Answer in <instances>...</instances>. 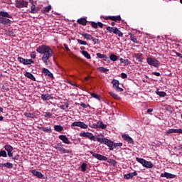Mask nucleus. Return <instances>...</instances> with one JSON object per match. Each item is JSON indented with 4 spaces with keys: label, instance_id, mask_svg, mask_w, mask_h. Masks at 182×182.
Listing matches in <instances>:
<instances>
[{
    "label": "nucleus",
    "instance_id": "a211bd4d",
    "mask_svg": "<svg viewBox=\"0 0 182 182\" xmlns=\"http://www.w3.org/2000/svg\"><path fill=\"white\" fill-rule=\"evenodd\" d=\"M134 176H137V171L125 174L124 176V178H125L126 180H129V178H133Z\"/></svg>",
    "mask_w": 182,
    "mask_h": 182
},
{
    "label": "nucleus",
    "instance_id": "f704fd0d",
    "mask_svg": "<svg viewBox=\"0 0 182 182\" xmlns=\"http://www.w3.org/2000/svg\"><path fill=\"white\" fill-rule=\"evenodd\" d=\"M50 9H52V6H46L44 8V9L43 10V13L46 14V13L50 11Z\"/></svg>",
    "mask_w": 182,
    "mask_h": 182
},
{
    "label": "nucleus",
    "instance_id": "2f4dec72",
    "mask_svg": "<svg viewBox=\"0 0 182 182\" xmlns=\"http://www.w3.org/2000/svg\"><path fill=\"white\" fill-rule=\"evenodd\" d=\"M4 149L5 150L8 152V151H12L14 150V147H12V146L9 145V144H6L4 146Z\"/></svg>",
    "mask_w": 182,
    "mask_h": 182
},
{
    "label": "nucleus",
    "instance_id": "13d9d810",
    "mask_svg": "<svg viewBox=\"0 0 182 182\" xmlns=\"http://www.w3.org/2000/svg\"><path fill=\"white\" fill-rule=\"evenodd\" d=\"M65 49L67 50V52H70V49H69V47L68 46L67 44L63 45Z\"/></svg>",
    "mask_w": 182,
    "mask_h": 182
},
{
    "label": "nucleus",
    "instance_id": "a19ab883",
    "mask_svg": "<svg viewBox=\"0 0 182 182\" xmlns=\"http://www.w3.org/2000/svg\"><path fill=\"white\" fill-rule=\"evenodd\" d=\"M90 95L95 99H97V100H100V96H99V95H97L96 93H93V92L90 93Z\"/></svg>",
    "mask_w": 182,
    "mask_h": 182
},
{
    "label": "nucleus",
    "instance_id": "052dcab7",
    "mask_svg": "<svg viewBox=\"0 0 182 182\" xmlns=\"http://www.w3.org/2000/svg\"><path fill=\"white\" fill-rule=\"evenodd\" d=\"M124 65H129L130 63V61H129L128 59H125L124 61Z\"/></svg>",
    "mask_w": 182,
    "mask_h": 182
},
{
    "label": "nucleus",
    "instance_id": "2eb2a0df",
    "mask_svg": "<svg viewBox=\"0 0 182 182\" xmlns=\"http://www.w3.org/2000/svg\"><path fill=\"white\" fill-rule=\"evenodd\" d=\"M122 139L127 141L128 143L133 144L134 143V141H133V139L129 136V134H124L122 135Z\"/></svg>",
    "mask_w": 182,
    "mask_h": 182
},
{
    "label": "nucleus",
    "instance_id": "a878e982",
    "mask_svg": "<svg viewBox=\"0 0 182 182\" xmlns=\"http://www.w3.org/2000/svg\"><path fill=\"white\" fill-rule=\"evenodd\" d=\"M130 39L134 43H139V41H137V38H136V36L132 33H129Z\"/></svg>",
    "mask_w": 182,
    "mask_h": 182
},
{
    "label": "nucleus",
    "instance_id": "6e6552de",
    "mask_svg": "<svg viewBox=\"0 0 182 182\" xmlns=\"http://www.w3.org/2000/svg\"><path fill=\"white\" fill-rule=\"evenodd\" d=\"M90 154L92 155V156L95 157V159H97V160L103 161H107V157H106L103 155H100L99 154H95L92 151H90Z\"/></svg>",
    "mask_w": 182,
    "mask_h": 182
},
{
    "label": "nucleus",
    "instance_id": "7c9ffc66",
    "mask_svg": "<svg viewBox=\"0 0 182 182\" xmlns=\"http://www.w3.org/2000/svg\"><path fill=\"white\" fill-rule=\"evenodd\" d=\"M97 70L101 73H106V72H109V69L105 68L104 67H99Z\"/></svg>",
    "mask_w": 182,
    "mask_h": 182
},
{
    "label": "nucleus",
    "instance_id": "5fc2aeb1",
    "mask_svg": "<svg viewBox=\"0 0 182 182\" xmlns=\"http://www.w3.org/2000/svg\"><path fill=\"white\" fill-rule=\"evenodd\" d=\"M91 41H92V42H94L95 44H96V43H100V41H99V39H97V38H93V37H92V39H91Z\"/></svg>",
    "mask_w": 182,
    "mask_h": 182
},
{
    "label": "nucleus",
    "instance_id": "7ed1b4c3",
    "mask_svg": "<svg viewBox=\"0 0 182 182\" xmlns=\"http://www.w3.org/2000/svg\"><path fill=\"white\" fill-rule=\"evenodd\" d=\"M0 23L2 25H8V26H11V20L6 18H12V16L9 15L8 12L0 11Z\"/></svg>",
    "mask_w": 182,
    "mask_h": 182
},
{
    "label": "nucleus",
    "instance_id": "c85d7f7f",
    "mask_svg": "<svg viewBox=\"0 0 182 182\" xmlns=\"http://www.w3.org/2000/svg\"><path fill=\"white\" fill-rule=\"evenodd\" d=\"M54 130H55V132H60L63 130V127H62L60 125H55Z\"/></svg>",
    "mask_w": 182,
    "mask_h": 182
},
{
    "label": "nucleus",
    "instance_id": "b1692460",
    "mask_svg": "<svg viewBox=\"0 0 182 182\" xmlns=\"http://www.w3.org/2000/svg\"><path fill=\"white\" fill-rule=\"evenodd\" d=\"M114 33V35H118V36H119V38H123V33H122V31H120L119 29L117 28V27H115Z\"/></svg>",
    "mask_w": 182,
    "mask_h": 182
},
{
    "label": "nucleus",
    "instance_id": "79ce46f5",
    "mask_svg": "<svg viewBox=\"0 0 182 182\" xmlns=\"http://www.w3.org/2000/svg\"><path fill=\"white\" fill-rule=\"evenodd\" d=\"M87 167V165L85 163H83L82 165H81V171H82L83 173H85V171H86V168Z\"/></svg>",
    "mask_w": 182,
    "mask_h": 182
},
{
    "label": "nucleus",
    "instance_id": "9d476101",
    "mask_svg": "<svg viewBox=\"0 0 182 182\" xmlns=\"http://www.w3.org/2000/svg\"><path fill=\"white\" fill-rule=\"evenodd\" d=\"M112 83L113 85V87L114 90H117V92H123V88H121L119 87V85H120V82L117 80H113L112 81Z\"/></svg>",
    "mask_w": 182,
    "mask_h": 182
},
{
    "label": "nucleus",
    "instance_id": "de8ad7c7",
    "mask_svg": "<svg viewBox=\"0 0 182 182\" xmlns=\"http://www.w3.org/2000/svg\"><path fill=\"white\" fill-rule=\"evenodd\" d=\"M30 56L32 59H36V51H33L30 53Z\"/></svg>",
    "mask_w": 182,
    "mask_h": 182
},
{
    "label": "nucleus",
    "instance_id": "c756f323",
    "mask_svg": "<svg viewBox=\"0 0 182 182\" xmlns=\"http://www.w3.org/2000/svg\"><path fill=\"white\" fill-rule=\"evenodd\" d=\"M82 54L83 56H85V58H86L87 59H92V57L90 56V54H89V53H87V51L82 50Z\"/></svg>",
    "mask_w": 182,
    "mask_h": 182
},
{
    "label": "nucleus",
    "instance_id": "e2e57ef3",
    "mask_svg": "<svg viewBox=\"0 0 182 182\" xmlns=\"http://www.w3.org/2000/svg\"><path fill=\"white\" fill-rule=\"evenodd\" d=\"M152 75H154L155 76H160V73L154 72L152 73Z\"/></svg>",
    "mask_w": 182,
    "mask_h": 182
},
{
    "label": "nucleus",
    "instance_id": "c9c22d12",
    "mask_svg": "<svg viewBox=\"0 0 182 182\" xmlns=\"http://www.w3.org/2000/svg\"><path fill=\"white\" fill-rule=\"evenodd\" d=\"M156 95H158V96H160V97H164L167 93H166V92H160V91H156Z\"/></svg>",
    "mask_w": 182,
    "mask_h": 182
},
{
    "label": "nucleus",
    "instance_id": "e433bc0d",
    "mask_svg": "<svg viewBox=\"0 0 182 182\" xmlns=\"http://www.w3.org/2000/svg\"><path fill=\"white\" fill-rule=\"evenodd\" d=\"M107 127V125L103 124L102 122H99L98 124V129H106Z\"/></svg>",
    "mask_w": 182,
    "mask_h": 182
},
{
    "label": "nucleus",
    "instance_id": "5701e85b",
    "mask_svg": "<svg viewBox=\"0 0 182 182\" xmlns=\"http://www.w3.org/2000/svg\"><path fill=\"white\" fill-rule=\"evenodd\" d=\"M24 75L26 76V77H28V79H31V80H33V82L36 81V78H35L33 75L31 73H26L24 74Z\"/></svg>",
    "mask_w": 182,
    "mask_h": 182
},
{
    "label": "nucleus",
    "instance_id": "412c9836",
    "mask_svg": "<svg viewBox=\"0 0 182 182\" xmlns=\"http://www.w3.org/2000/svg\"><path fill=\"white\" fill-rule=\"evenodd\" d=\"M41 99H42V100H44V101L50 100V99H53V97L52 96V95L43 94V95H41Z\"/></svg>",
    "mask_w": 182,
    "mask_h": 182
},
{
    "label": "nucleus",
    "instance_id": "3c124183",
    "mask_svg": "<svg viewBox=\"0 0 182 182\" xmlns=\"http://www.w3.org/2000/svg\"><path fill=\"white\" fill-rule=\"evenodd\" d=\"M80 106H81V107H83V109H87V107H90V106L89 105H86L83 102H82L80 104Z\"/></svg>",
    "mask_w": 182,
    "mask_h": 182
},
{
    "label": "nucleus",
    "instance_id": "864d4df0",
    "mask_svg": "<svg viewBox=\"0 0 182 182\" xmlns=\"http://www.w3.org/2000/svg\"><path fill=\"white\" fill-rule=\"evenodd\" d=\"M91 127L92 129H99V122H97V124H93Z\"/></svg>",
    "mask_w": 182,
    "mask_h": 182
},
{
    "label": "nucleus",
    "instance_id": "bf43d9fd",
    "mask_svg": "<svg viewBox=\"0 0 182 182\" xmlns=\"http://www.w3.org/2000/svg\"><path fill=\"white\" fill-rule=\"evenodd\" d=\"M9 157H14V154H12V151H9L7 152Z\"/></svg>",
    "mask_w": 182,
    "mask_h": 182
},
{
    "label": "nucleus",
    "instance_id": "aec40b11",
    "mask_svg": "<svg viewBox=\"0 0 182 182\" xmlns=\"http://www.w3.org/2000/svg\"><path fill=\"white\" fill-rule=\"evenodd\" d=\"M161 177H166V178H174V177H176V175L165 172L161 174Z\"/></svg>",
    "mask_w": 182,
    "mask_h": 182
},
{
    "label": "nucleus",
    "instance_id": "f3484780",
    "mask_svg": "<svg viewBox=\"0 0 182 182\" xmlns=\"http://www.w3.org/2000/svg\"><path fill=\"white\" fill-rule=\"evenodd\" d=\"M31 173H32L33 176L38 177V178H42V177H43V175L42 174V173H41L35 169L31 170Z\"/></svg>",
    "mask_w": 182,
    "mask_h": 182
},
{
    "label": "nucleus",
    "instance_id": "6ab92c4d",
    "mask_svg": "<svg viewBox=\"0 0 182 182\" xmlns=\"http://www.w3.org/2000/svg\"><path fill=\"white\" fill-rule=\"evenodd\" d=\"M77 23L79 25H82V26H86L87 25V20L85 18H80L77 21Z\"/></svg>",
    "mask_w": 182,
    "mask_h": 182
},
{
    "label": "nucleus",
    "instance_id": "c03bdc74",
    "mask_svg": "<svg viewBox=\"0 0 182 182\" xmlns=\"http://www.w3.org/2000/svg\"><path fill=\"white\" fill-rule=\"evenodd\" d=\"M79 127H80L81 129H87V125L84 122H80Z\"/></svg>",
    "mask_w": 182,
    "mask_h": 182
},
{
    "label": "nucleus",
    "instance_id": "8fccbe9b",
    "mask_svg": "<svg viewBox=\"0 0 182 182\" xmlns=\"http://www.w3.org/2000/svg\"><path fill=\"white\" fill-rule=\"evenodd\" d=\"M77 42L78 43H80V45H87V42L83 41L80 39H77Z\"/></svg>",
    "mask_w": 182,
    "mask_h": 182
},
{
    "label": "nucleus",
    "instance_id": "473e14b6",
    "mask_svg": "<svg viewBox=\"0 0 182 182\" xmlns=\"http://www.w3.org/2000/svg\"><path fill=\"white\" fill-rule=\"evenodd\" d=\"M135 57L139 62H141L143 60V54L141 53H136L135 54Z\"/></svg>",
    "mask_w": 182,
    "mask_h": 182
},
{
    "label": "nucleus",
    "instance_id": "09e8293b",
    "mask_svg": "<svg viewBox=\"0 0 182 182\" xmlns=\"http://www.w3.org/2000/svg\"><path fill=\"white\" fill-rule=\"evenodd\" d=\"M80 124V122H73V123L71 124V126H72L73 127H79Z\"/></svg>",
    "mask_w": 182,
    "mask_h": 182
},
{
    "label": "nucleus",
    "instance_id": "69168bd1",
    "mask_svg": "<svg viewBox=\"0 0 182 182\" xmlns=\"http://www.w3.org/2000/svg\"><path fill=\"white\" fill-rule=\"evenodd\" d=\"M153 112V109H147V113H151Z\"/></svg>",
    "mask_w": 182,
    "mask_h": 182
},
{
    "label": "nucleus",
    "instance_id": "0eeeda50",
    "mask_svg": "<svg viewBox=\"0 0 182 182\" xmlns=\"http://www.w3.org/2000/svg\"><path fill=\"white\" fill-rule=\"evenodd\" d=\"M16 8H27L28 2L24 0H16Z\"/></svg>",
    "mask_w": 182,
    "mask_h": 182
},
{
    "label": "nucleus",
    "instance_id": "393cba45",
    "mask_svg": "<svg viewBox=\"0 0 182 182\" xmlns=\"http://www.w3.org/2000/svg\"><path fill=\"white\" fill-rule=\"evenodd\" d=\"M97 56L100 59H104V60H107V59H109V58H107V56L106 55L102 54L100 53H97Z\"/></svg>",
    "mask_w": 182,
    "mask_h": 182
},
{
    "label": "nucleus",
    "instance_id": "423d86ee",
    "mask_svg": "<svg viewBox=\"0 0 182 182\" xmlns=\"http://www.w3.org/2000/svg\"><path fill=\"white\" fill-rule=\"evenodd\" d=\"M80 136L82 137H87V139H90V140H93V141H96V136L93 135V134L90 132H82L80 134Z\"/></svg>",
    "mask_w": 182,
    "mask_h": 182
},
{
    "label": "nucleus",
    "instance_id": "4d7b16f0",
    "mask_svg": "<svg viewBox=\"0 0 182 182\" xmlns=\"http://www.w3.org/2000/svg\"><path fill=\"white\" fill-rule=\"evenodd\" d=\"M60 107L63 110H66V109H68V105H60Z\"/></svg>",
    "mask_w": 182,
    "mask_h": 182
},
{
    "label": "nucleus",
    "instance_id": "f8f14e48",
    "mask_svg": "<svg viewBox=\"0 0 182 182\" xmlns=\"http://www.w3.org/2000/svg\"><path fill=\"white\" fill-rule=\"evenodd\" d=\"M42 73L45 75V76H48L50 79H53V74L49 71L47 68H43L42 69Z\"/></svg>",
    "mask_w": 182,
    "mask_h": 182
},
{
    "label": "nucleus",
    "instance_id": "9b49d317",
    "mask_svg": "<svg viewBox=\"0 0 182 182\" xmlns=\"http://www.w3.org/2000/svg\"><path fill=\"white\" fill-rule=\"evenodd\" d=\"M54 147L55 149H56V150H58V151H62L63 154H66V153H69V150L63 148V145L61 144H58Z\"/></svg>",
    "mask_w": 182,
    "mask_h": 182
},
{
    "label": "nucleus",
    "instance_id": "49530a36",
    "mask_svg": "<svg viewBox=\"0 0 182 182\" xmlns=\"http://www.w3.org/2000/svg\"><path fill=\"white\" fill-rule=\"evenodd\" d=\"M8 155L6 154V151H0V157H7Z\"/></svg>",
    "mask_w": 182,
    "mask_h": 182
},
{
    "label": "nucleus",
    "instance_id": "20e7f679",
    "mask_svg": "<svg viewBox=\"0 0 182 182\" xmlns=\"http://www.w3.org/2000/svg\"><path fill=\"white\" fill-rule=\"evenodd\" d=\"M136 160L138 161V163L142 164L144 167H146V168H153V164H151V162L147 161L145 159L139 157H136Z\"/></svg>",
    "mask_w": 182,
    "mask_h": 182
},
{
    "label": "nucleus",
    "instance_id": "58836bf2",
    "mask_svg": "<svg viewBox=\"0 0 182 182\" xmlns=\"http://www.w3.org/2000/svg\"><path fill=\"white\" fill-rule=\"evenodd\" d=\"M24 116H26V117H31V119H33V117H35V114H33L31 112L24 113Z\"/></svg>",
    "mask_w": 182,
    "mask_h": 182
},
{
    "label": "nucleus",
    "instance_id": "dca6fc26",
    "mask_svg": "<svg viewBox=\"0 0 182 182\" xmlns=\"http://www.w3.org/2000/svg\"><path fill=\"white\" fill-rule=\"evenodd\" d=\"M60 140H62L65 144H70V141L68 139L65 135H60L59 136Z\"/></svg>",
    "mask_w": 182,
    "mask_h": 182
},
{
    "label": "nucleus",
    "instance_id": "4c0bfd02",
    "mask_svg": "<svg viewBox=\"0 0 182 182\" xmlns=\"http://www.w3.org/2000/svg\"><path fill=\"white\" fill-rule=\"evenodd\" d=\"M109 59L111 60H112V62H116V60H117V55H114V54H112L110 56H109Z\"/></svg>",
    "mask_w": 182,
    "mask_h": 182
},
{
    "label": "nucleus",
    "instance_id": "f03ea898",
    "mask_svg": "<svg viewBox=\"0 0 182 182\" xmlns=\"http://www.w3.org/2000/svg\"><path fill=\"white\" fill-rule=\"evenodd\" d=\"M97 141L99 143H102L103 144H106L107 146H109V150L112 151L114 149H116V147H122L123 146V143H114L113 141L108 139L107 138H97Z\"/></svg>",
    "mask_w": 182,
    "mask_h": 182
},
{
    "label": "nucleus",
    "instance_id": "a18cd8bd",
    "mask_svg": "<svg viewBox=\"0 0 182 182\" xmlns=\"http://www.w3.org/2000/svg\"><path fill=\"white\" fill-rule=\"evenodd\" d=\"M115 29H116V27H110V26L107 27V31H108L111 33H112V32H113L114 33Z\"/></svg>",
    "mask_w": 182,
    "mask_h": 182
},
{
    "label": "nucleus",
    "instance_id": "72a5a7b5",
    "mask_svg": "<svg viewBox=\"0 0 182 182\" xmlns=\"http://www.w3.org/2000/svg\"><path fill=\"white\" fill-rule=\"evenodd\" d=\"M3 167H6V168H13L14 164L11 163L7 162L6 164H4Z\"/></svg>",
    "mask_w": 182,
    "mask_h": 182
},
{
    "label": "nucleus",
    "instance_id": "6e6d98bb",
    "mask_svg": "<svg viewBox=\"0 0 182 182\" xmlns=\"http://www.w3.org/2000/svg\"><path fill=\"white\" fill-rule=\"evenodd\" d=\"M121 77H122V79H127V74H126V73H122L121 74Z\"/></svg>",
    "mask_w": 182,
    "mask_h": 182
},
{
    "label": "nucleus",
    "instance_id": "bb28decb",
    "mask_svg": "<svg viewBox=\"0 0 182 182\" xmlns=\"http://www.w3.org/2000/svg\"><path fill=\"white\" fill-rule=\"evenodd\" d=\"M109 95H110V96H112V97H113V99H115L116 100H119L120 97H119V95H117V94L113 92H109Z\"/></svg>",
    "mask_w": 182,
    "mask_h": 182
},
{
    "label": "nucleus",
    "instance_id": "0e129e2a",
    "mask_svg": "<svg viewBox=\"0 0 182 182\" xmlns=\"http://www.w3.org/2000/svg\"><path fill=\"white\" fill-rule=\"evenodd\" d=\"M176 133H179V134H182V129H176Z\"/></svg>",
    "mask_w": 182,
    "mask_h": 182
},
{
    "label": "nucleus",
    "instance_id": "338daca9",
    "mask_svg": "<svg viewBox=\"0 0 182 182\" xmlns=\"http://www.w3.org/2000/svg\"><path fill=\"white\" fill-rule=\"evenodd\" d=\"M182 54L180 53H176V56H178V58H181Z\"/></svg>",
    "mask_w": 182,
    "mask_h": 182
},
{
    "label": "nucleus",
    "instance_id": "603ef678",
    "mask_svg": "<svg viewBox=\"0 0 182 182\" xmlns=\"http://www.w3.org/2000/svg\"><path fill=\"white\" fill-rule=\"evenodd\" d=\"M44 117H48V118L52 117V113H50V112H46L44 114Z\"/></svg>",
    "mask_w": 182,
    "mask_h": 182
},
{
    "label": "nucleus",
    "instance_id": "4468645a",
    "mask_svg": "<svg viewBox=\"0 0 182 182\" xmlns=\"http://www.w3.org/2000/svg\"><path fill=\"white\" fill-rule=\"evenodd\" d=\"M109 19H110V21H114V22H117V21H122V17H120V16H107L105 18L106 21Z\"/></svg>",
    "mask_w": 182,
    "mask_h": 182
},
{
    "label": "nucleus",
    "instance_id": "4be33fe9",
    "mask_svg": "<svg viewBox=\"0 0 182 182\" xmlns=\"http://www.w3.org/2000/svg\"><path fill=\"white\" fill-rule=\"evenodd\" d=\"M38 129L40 130H42V132H45V133H52V129L50 127H38Z\"/></svg>",
    "mask_w": 182,
    "mask_h": 182
},
{
    "label": "nucleus",
    "instance_id": "cd10ccee",
    "mask_svg": "<svg viewBox=\"0 0 182 182\" xmlns=\"http://www.w3.org/2000/svg\"><path fill=\"white\" fill-rule=\"evenodd\" d=\"M82 36L85 38V39H87V41H92V39H93V37L90 34L82 33Z\"/></svg>",
    "mask_w": 182,
    "mask_h": 182
},
{
    "label": "nucleus",
    "instance_id": "37998d69",
    "mask_svg": "<svg viewBox=\"0 0 182 182\" xmlns=\"http://www.w3.org/2000/svg\"><path fill=\"white\" fill-rule=\"evenodd\" d=\"M171 133H177V129H169V130L166 132V134H167V135L171 134Z\"/></svg>",
    "mask_w": 182,
    "mask_h": 182
},
{
    "label": "nucleus",
    "instance_id": "1a4fd4ad",
    "mask_svg": "<svg viewBox=\"0 0 182 182\" xmlns=\"http://www.w3.org/2000/svg\"><path fill=\"white\" fill-rule=\"evenodd\" d=\"M18 60L20 62V63H23V65H32V63H34L32 59H25L22 57H18Z\"/></svg>",
    "mask_w": 182,
    "mask_h": 182
},
{
    "label": "nucleus",
    "instance_id": "ddd939ff",
    "mask_svg": "<svg viewBox=\"0 0 182 182\" xmlns=\"http://www.w3.org/2000/svg\"><path fill=\"white\" fill-rule=\"evenodd\" d=\"M30 4H32V6H31V14H38L39 9L38 7H36L32 0H30Z\"/></svg>",
    "mask_w": 182,
    "mask_h": 182
},
{
    "label": "nucleus",
    "instance_id": "39448f33",
    "mask_svg": "<svg viewBox=\"0 0 182 182\" xmlns=\"http://www.w3.org/2000/svg\"><path fill=\"white\" fill-rule=\"evenodd\" d=\"M146 62L148 65H150L151 66H154V68H159V60H157V59L156 58L148 57L146 58Z\"/></svg>",
    "mask_w": 182,
    "mask_h": 182
},
{
    "label": "nucleus",
    "instance_id": "774afa93",
    "mask_svg": "<svg viewBox=\"0 0 182 182\" xmlns=\"http://www.w3.org/2000/svg\"><path fill=\"white\" fill-rule=\"evenodd\" d=\"M119 60H120V63H124V60H125L124 59L120 58Z\"/></svg>",
    "mask_w": 182,
    "mask_h": 182
},
{
    "label": "nucleus",
    "instance_id": "680f3d73",
    "mask_svg": "<svg viewBox=\"0 0 182 182\" xmlns=\"http://www.w3.org/2000/svg\"><path fill=\"white\" fill-rule=\"evenodd\" d=\"M97 27L99 26L100 28H103V24L101 22L97 23Z\"/></svg>",
    "mask_w": 182,
    "mask_h": 182
},
{
    "label": "nucleus",
    "instance_id": "ea45409f",
    "mask_svg": "<svg viewBox=\"0 0 182 182\" xmlns=\"http://www.w3.org/2000/svg\"><path fill=\"white\" fill-rule=\"evenodd\" d=\"M92 28H93L94 29H97V23L95 22V21H90V22Z\"/></svg>",
    "mask_w": 182,
    "mask_h": 182
},
{
    "label": "nucleus",
    "instance_id": "f257e3e1",
    "mask_svg": "<svg viewBox=\"0 0 182 182\" xmlns=\"http://www.w3.org/2000/svg\"><path fill=\"white\" fill-rule=\"evenodd\" d=\"M36 52L41 53V55H43L41 59L43 63H45V65L48 66V61L49 60V59H50V58H52V56H53V51L52 50L50 47L46 45H41L36 48Z\"/></svg>",
    "mask_w": 182,
    "mask_h": 182
}]
</instances>
